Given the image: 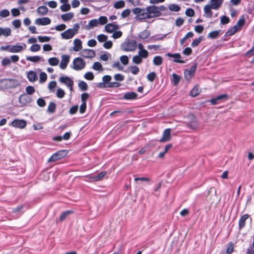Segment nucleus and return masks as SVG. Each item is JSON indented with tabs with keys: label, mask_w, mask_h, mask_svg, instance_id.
<instances>
[{
	"label": "nucleus",
	"mask_w": 254,
	"mask_h": 254,
	"mask_svg": "<svg viewBox=\"0 0 254 254\" xmlns=\"http://www.w3.org/2000/svg\"><path fill=\"white\" fill-rule=\"evenodd\" d=\"M56 105L54 102H50L47 109V112L49 113L53 114L55 112Z\"/></svg>",
	"instance_id": "ea45409f"
},
{
	"label": "nucleus",
	"mask_w": 254,
	"mask_h": 254,
	"mask_svg": "<svg viewBox=\"0 0 254 254\" xmlns=\"http://www.w3.org/2000/svg\"><path fill=\"white\" fill-rule=\"evenodd\" d=\"M40 79H39V82L40 83H43L45 82L47 78V75L46 73L44 72H41L40 74Z\"/></svg>",
	"instance_id": "864d4df0"
},
{
	"label": "nucleus",
	"mask_w": 254,
	"mask_h": 254,
	"mask_svg": "<svg viewBox=\"0 0 254 254\" xmlns=\"http://www.w3.org/2000/svg\"><path fill=\"white\" fill-rule=\"evenodd\" d=\"M66 150H60L53 154L49 159L48 162H51L60 159L66 155Z\"/></svg>",
	"instance_id": "39448f33"
},
{
	"label": "nucleus",
	"mask_w": 254,
	"mask_h": 254,
	"mask_svg": "<svg viewBox=\"0 0 254 254\" xmlns=\"http://www.w3.org/2000/svg\"><path fill=\"white\" fill-rule=\"evenodd\" d=\"M79 88L82 90V91H86L88 89V85L87 83L83 81H80L78 84Z\"/></svg>",
	"instance_id": "49530a36"
},
{
	"label": "nucleus",
	"mask_w": 254,
	"mask_h": 254,
	"mask_svg": "<svg viewBox=\"0 0 254 254\" xmlns=\"http://www.w3.org/2000/svg\"><path fill=\"white\" fill-rule=\"evenodd\" d=\"M249 217V215L248 214H245L240 218L239 222V227L240 229L244 227L245 225V221Z\"/></svg>",
	"instance_id": "2f4dec72"
},
{
	"label": "nucleus",
	"mask_w": 254,
	"mask_h": 254,
	"mask_svg": "<svg viewBox=\"0 0 254 254\" xmlns=\"http://www.w3.org/2000/svg\"><path fill=\"white\" fill-rule=\"evenodd\" d=\"M9 126L22 129L26 127V122L24 120L15 119L9 124Z\"/></svg>",
	"instance_id": "0eeeda50"
},
{
	"label": "nucleus",
	"mask_w": 254,
	"mask_h": 254,
	"mask_svg": "<svg viewBox=\"0 0 254 254\" xmlns=\"http://www.w3.org/2000/svg\"><path fill=\"white\" fill-rule=\"evenodd\" d=\"M56 95L59 98H63L64 96L65 92L62 89L58 88L57 90Z\"/></svg>",
	"instance_id": "13d9d810"
},
{
	"label": "nucleus",
	"mask_w": 254,
	"mask_h": 254,
	"mask_svg": "<svg viewBox=\"0 0 254 254\" xmlns=\"http://www.w3.org/2000/svg\"><path fill=\"white\" fill-rule=\"evenodd\" d=\"M219 33L220 31L219 30L212 31L208 34V37L211 39H215L218 36Z\"/></svg>",
	"instance_id": "8fccbe9b"
},
{
	"label": "nucleus",
	"mask_w": 254,
	"mask_h": 254,
	"mask_svg": "<svg viewBox=\"0 0 254 254\" xmlns=\"http://www.w3.org/2000/svg\"><path fill=\"white\" fill-rule=\"evenodd\" d=\"M48 63L52 66H56L59 64V60L57 58H51L49 59Z\"/></svg>",
	"instance_id": "79ce46f5"
},
{
	"label": "nucleus",
	"mask_w": 254,
	"mask_h": 254,
	"mask_svg": "<svg viewBox=\"0 0 254 254\" xmlns=\"http://www.w3.org/2000/svg\"><path fill=\"white\" fill-rule=\"evenodd\" d=\"M228 95L224 94L220 95L215 98L211 99L210 100V102L212 105H216L224 101H226L228 99Z\"/></svg>",
	"instance_id": "9d476101"
},
{
	"label": "nucleus",
	"mask_w": 254,
	"mask_h": 254,
	"mask_svg": "<svg viewBox=\"0 0 254 254\" xmlns=\"http://www.w3.org/2000/svg\"><path fill=\"white\" fill-rule=\"evenodd\" d=\"M190 119L191 121L188 123L189 127L193 129H196L198 125L196 119L193 115L190 116Z\"/></svg>",
	"instance_id": "4be33fe9"
},
{
	"label": "nucleus",
	"mask_w": 254,
	"mask_h": 254,
	"mask_svg": "<svg viewBox=\"0 0 254 254\" xmlns=\"http://www.w3.org/2000/svg\"><path fill=\"white\" fill-rule=\"evenodd\" d=\"M61 58L62 61L60 64V67L62 69H65L69 63L70 56L67 55H63Z\"/></svg>",
	"instance_id": "f8f14e48"
},
{
	"label": "nucleus",
	"mask_w": 254,
	"mask_h": 254,
	"mask_svg": "<svg viewBox=\"0 0 254 254\" xmlns=\"http://www.w3.org/2000/svg\"><path fill=\"white\" fill-rule=\"evenodd\" d=\"M171 128L165 129L163 133L162 137L160 139V142H166L169 141L171 139Z\"/></svg>",
	"instance_id": "ddd939ff"
},
{
	"label": "nucleus",
	"mask_w": 254,
	"mask_h": 254,
	"mask_svg": "<svg viewBox=\"0 0 254 254\" xmlns=\"http://www.w3.org/2000/svg\"><path fill=\"white\" fill-rule=\"evenodd\" d=\"M156 76V74L155 72H151L147 74V78L148 81L150 82H152L154 80L155 77Z\"/></svg>",
	"instance_id": "4d7b16f0"
},
{
	"label": "nucleus",
	"mask_w": 254,
	"mask_h": 254,
	"mask_svg": "<svg viewBox=\"0 0 254 254\" xmlns=\"http://www.w3.org/2000/svg\"><path fill=\"white\" fill-rule=\"evenodd\" d=\"M240 28L236 26V25H234L233 27H232L230 29H229L227 32L226 34L228 36H231L234 35L235 33H236L237 31H239L241 30Z\"/></svg>",
	"instance_id": "e433bc0d"
},
{
	"label": "nucleus",
	"mask_w": 254,
	"mask_h": 254,
	"mask_svg": "<svg viewBox=\"0 0 254 254\" xmlns=\"http://www.w3.org/2000/svg\"><path fill=\"white\" fill-rule=\"evenodd\" d=\"M10 14L9 11L7 9H3L0 11V16L5 18L8 16Z\"/></svg>",
	"instance_id": "0e129e2a"
},
{
	"label": "nucleus",
	"mask_w": 254,
	"mask_h": 254,
	"mask_svg": "<svg viewBox=\"0 0 254 254\" xmlns=\"http://www.w3.org/2000/svg\"><path fill=\"white\" fill-rule=\"evenodd\" d=\"M26 60L31 62L37 63V62H39L41 60V58L38 56H27V57H26Z\"/></svg>",
	"instance_id": "58836bf2"
},
{
	"label": "nucleus",
	"mask_w": 254,
	"mask_h": 254,
	"mask_svg": "<svg viewBox=\"0 0 254 254\" xmlns=\"http://www.w3.org/2000/svg\"><path fill=\"white\" fill-rule=\"evenodd\" d=\"M25 91L27 95H31L33 94L35 91V88L32 86H28L26 87Z\"/></svg>",
	"instance_id": "5fc2aeb1"
},
{
	"label": "nucleus",
	"mask_w": 254,
	"mask_h": 254,
	"mask_svg": "<svg viewBox=\"0 0 254 254\" xmlns=\"http://www.w3.org/2000/svg\"><path fill=\"white\" fill-rule=\"evenodd\" d=\"M196 64H195L190 66L189 69L185 70V77L187 80H190L191 78L196 70Z\"/></svg>",
	"instance_id": "6e6552de"
},
{
	"label": "nucleus",
	"mask_w": 254,
	"mask_h": 254,
	"mask_svg": "<svg viewBox=\"0 0 254 254\" xmlns=\"http://www.w3.org/2000/svg\"><path fill=\"white\" fill-rule=\"evenodd\" d=\"M234 250V245L233 243L230 242L228 243L227 250H226V253L227 254H231Z\"/></svg>",
	"instance_id": "e2e57ef3"
},
{
	"label": "nucleus",
	"mask_w": 254,
	"mask_h": 254,
	"mask_svg": "<svg viewBox=\"0 0 254 254\" xmlns=\"http://www.w3.org/2000/svg\"><path fill=\"white\" fill-rule=\"evenodd\" d=\"M245 23V20L244 15H242L241 18L237 21L236 24L237 27L241 29Z\"/></svg>",
	"instance_id": "09e8293b"
},
{
	"label": "nucleus",
	"mask_w": 254,
	"mask_h": 254,
	"mask_svg": "<svg viewBox=\"0 0 254 254\" xmlns=\"http://www.w3.org/2000/svg\"><path fill=\"white\" fill-rule=\"evenodd\" d=\"M163 63V59L160 56H157L154 57L153 63L155 65L159 66Z\"/></svg>",
	"instance_id": "c9c22d12"
},
{
	"label": "nucleus",
	"mask_w": 254,
	"mask_h": 254,
	"mask_svg": "<svg viewBox=\"0 0 254 254\" xmlns=\"http://www.w3.org/2000/svg\"><path fill=\"white\" fill-rule=\"evenodd\" d=\"M180 80L181 76L174 73L172 74V78H171V81L174 85H177L180 82Z\"/></svg>",
	"instance_id": "f704fd0d"
},
{
	"label": "nucleus",
	"mask_w": 254,
	"mask_h": 254,
	"mask_svg": "<svg viewBox=\"0 0 254 254\" xmlns=\"http://www.w3.org/2000/svg\"><path fill=\"white\" fill-rule=\"evenodd\" d=\"M70 136V133L69 132H65L63 136H58L54 138V139L58 141H61L62 139L64 140H67L69 138Z\"/></svg>",
	"instance_id": "4c0bfd02"
},
{
	"label": "nucleus",
	"mask_w": 254,
	"mask_h": 254,
	"mask_svg": "<svg viewBox=\"0 0 254 254\" xmlns=\"http://www.w3.org/2000/svg\"><path fill=\"white\" fill-rule=\"evenodd\" d=\"M71 6L69 3H65L64 4H63L60 6V9L63 12H66L70 9Z\"/></svg>",
	"instance_id": "6e6d98bb"
},
{
	"label": "nucleus",
	"mask_w": 254,
	"mask_h": 254,
	"mask_svg": "<svg viewBox=\"0 0 254 254\" xmlns=\"http://www.w3.org/2000/svg\"><path fill=\"white\" fill-rule=\"evenodd\" d=\"M114 7L116 9H120L125 7V2L123 0H119L114 3Z\"/></svg>",
	"instance_id": "a19ab883"
},
{
	"label": "nucleus",
	"mask_w": 254,
	"mask_h": 254,
	"mask_svg": "<svg viewBox=\"0 0 254 254\" xmlns=\"http://www.w3.org/2000/svg\"><path fill=\"white\" fill-rule=\"evenodd\" d=\"M223 2V0H210L208 5L212 9L218 10Z\"/></svg>",
	"instance_id": "4468645a"
},
{
	"label": "nucleus",
	"mask_w": 254,
	"mask_h": 254,
	"mask_svg": "<svg viewBox=\"0 0 254 254\" xmlns=\"http://www.w3.org/2000/svg\"><path fill=\"white\" fill-rule=\"evenodd\" d=\"M74 47L73 48V50L75 52H78L81 50L82 46V42L79 39H75L73 41Z\"/></svg>",
	"instance_id": "b1692460"
},
{
	"label": "nucleus",
	"mask_w": 254,
	"mask_h": 254,
	"mask_svg": "<svg viewBox=\"0 0 254 254\" xmlns=\"http://www.w3.org/2000/svg\"><path fill=\"white\" fill-rule=\"evenodd\" d=\"M119 28L118 25L115 23H108L105 26V31L111 33Z\"/></svg>",
	"instance_id": "a211bd4d"
},
{
	"label": "nucleus",
	"mask_w": 254,
	"mask_h": 254,
	"mask_svg": "<svg viewBox=\"0 0 254 254\" xmlns=\"http://www.w3.org/2000/svg\"><path fill=\"white\" fill-rule=\"evenodd\" d=\"M202 37L201 36H199L198 38L195 39L192 42V43H191V46L192 47H195L197 46L200 43Z\"/></svg>",
	"instance_id": "052dcab7"
},
{
	"label": "nucleus",
	"mask_w": 254,
	"mask_h": 254,
	"mask_svg": "<svg viewBox=\"0 0 254 254\" xmlns=\"http://www.w3.org/2000/svg\"><path fill=\"white\" fill-rule=\"evenodd\" d=\"M74 16L72 12H68L61 15V18L64 21H67L71 20Z\"/></svg>",
	"instance_id": "7c9ffc66"
},
{
	"label": "nucleus",
	"mask_w": 254,
	"mask_h": 254,
	"mask_svg": "<svg viewBox=\"0 0 254 254\" xmlns=\"http://www.w3.org/2000/svg\"><path fill=\"white\" fill-rule=\"evenodd\" d=\"M211 8L208 4H207L204 7V16L206 17L210 18L212 16V12Z\"/></svg>",
	"instance_id": "cd10ccee"
},
{
	"label": "nucleus",
	"mask_w": 254,
	"mask_h": 254,
	"mask_svg": "<svg viewBox=\"0 0 254 254\" xmlns=\"http://www.w3.org/2000/svg\"><path fill=\"white\" fill-rule=\"evenodd\" d=\"M26 47V45L24 43H22L21 45L16 44L15 45H11L9 52L12 53H19L25 49Z\"/></svg>",
	"instance_id": "9b49d317"
},
{
	"label": "nucleus",
	"mask_w": 254,
	"mask_h": 254,
	"mask_svg": "<svg viewBox=\"0 0 254 254\" xmlns=\"http://www.w3.org/2000/svg\"><path fill=\"white\" fill-rule=\"evenodd\" d=\"M150 35V33L149 31L147 30H144L141 32H140L138 35V37L139 39L144 40L149 37Z\"/></svg>",
	"instance_id": "c756f323"
},
{
	"label": "nucleus",
	"mask_w": 254,
	"mask_h": 254,
	"mask_svg": "<svg viewBox=\"0 0 254 254\" xmlns=\"http://www.w3.org/2000/svg\"><path fill=\"white\" fill-rule=\"evenodd\" d=\"M147 10L149 12V14L150 15V18L155 16H158L160 15L157 6L152 5L147 7Z\"/></svg>",
	"instance_id": "f3484780"
},
{
	"label": "nucleus",
	"mask_w": 254,
	"mask_h": 254,
	"mask_svg": "<svg viewBox=\"0 0 254 254\" xmlns=\"http://www.w3.org/2000/svg\"><path fill=\"white\" fill-rule=\"evenodd\" d=\"M74 35L75 34L72 32L71 29H68L61 33V37L64 39H69L72 38Z\"/></svg>",
	"instance_id": "412c9836"
},
{
	"label": "nucleus",
	"mask_w": 254,
	"mask_h": 254,
	"mask_svg": "<svg viewBox=\"0 0 254 254\" xmlns=\"http://www.w3.org/2000/svg\"><path fill=\"white\" fill-rule=\"evenodd\" d=\"M79 54L84 58L90 59L95 57V52L93 50L86 49L82 50Z\"/></svg>",
	"instance_id": "1a4fd4ad"
},
{
	"label": "nucleus",
	"mask_w": 254,
	"mask_h": 254,
	"mask_svg": "<svg viewBox=\"0 0 254 254\" xmlns=\"http://www.w3.org/2000/svg\"><path fill=\"white\" fill-rule=\"evenodd\" d=\"M27 77L30 82H34L37 80L38 76L35 71L30 70L26 72Z\"/></svg>",
	"instance_id": "6ab92c4d"
},
{
	"label": "nucleus",
	"mask_w": 254,
	"mask_h": 254,
	"mask_svg": "<svg viewBox=\"0 0 254 254\" xmlns=\"http://www.w3.org/2000/svg\"><path fill=\"white\" fill-rule=\"evenodd\" d=\"M220 22L222 24H226L230 22V19L228 16L224 15L221 17Z\"/></svg>",
	"instance_id": "774afa93"
},
{
	"label": "nucleus",
	"mask_w": 254,
	"mask_h": 254,
	"mask_svg": "<svg viewBox=\"0 0 254 254\" xmlns=\"http://www.w3.org/2000/svg\"><path fill=\"white\" fill-rule=\"evenodd\" d=\"M137 55L143 59H146L148 57L149 53L146 50H138Z\"/></svg>",
	"instance_id": "c03bdc74"
},
{
	"label": "nucleus",
	"mask_w": 254,
	"mask_h": 254,
	"mask_svg": "<svg viewBox=\"0 0 254 254\" xmlns=\"http://www.w3.org/2000/svg\"><path fill=\"white\" fill-rule=\"evenodd\" d=\"M142 59L138 55L134 56L132 58V62L135 64H140L142 62Z\"/></svg>",
	"instance_id": "de8ad7c7"
},
{
	"label": "nucleus",
	"mask_w": 254,
	"mask_h": 254,
	"mask_svg": "<svg viewBox=\"0 0 254 254\" xmlns=\"http://www.w3.org/2000/svg\"><path fill=\"white\" fill-rule=\"evenodd\" d=\"M99 24V21L97 19H92L89 21L88 24L86 26L87 29H90L92 28L97 26Z\"/></svg>",
	"instance_id": "72a5a7b5"
},
{
	"label": "nucleus",
	"mask_w": 254,
	"mask_h": 254,
	"mask_svg": "<svg viewBox=\"0 0 254 254\" xmlns=\"http://www.w3.org/2000/svg\"><path fill=\"white\" fill-rule=\"evenodd\" d=\"M32 98L30 96L24 93L20 95L19 98V102L21 105H26L31 103Z\"/></svg>",
	"instance_id": "2eb2a0df"
},
{
	"label": "nucleus",
	"mask_w": 254,
	"mask_h": 254,
	"mask_svg": "<svg viewBox=\"0 0 254 254\" xmlns=\"http://www.w3.org/2000/svg\"><path fill=\"white\" fill-rule=\"evenodd\" d=\"M48 9L46 6H40L37 9V12L39 15H45L47 14Z\"/></svg>",
	"instance_id": "bb28decb"
},
{
	"label": "nucleus",
	"mask_w": 254,
	"mask_h": 254,
	"mask_svg": "<svg viewBox=\"0 0 254 254\" xmlns=\"http://www.w3.org/2000/svg\"><path fill=\"white\" fill-rule=\"evenodd\" d=\"M38 39L41 43L47 42L50 41L51 38L46 36H38Z\"/></svg>",
	"instance_id": "603ef678"
},
{
	"label": "nucleus",
	"mask_w": 254,
	"mask_h": 254,
	"mask_svg": "<svg viewBox=\"0 0 254 254\" xmlns=\"http://www.w3.org/2000/svg\"><path fill=\"white\" fill-rule=\"evenodd\" d=\"M137 94L133 92L126 93L124 95V98L126 100H133L136 98Z\"/></svg>",
	"instance_id": "c85d7f7f"
},
{
	"label": "nucleus",
	"mask_w": 254,
	"mask_h": 254,
	"mask_svg": "<svg viewBox=\"0 0 254 254\" xmlns=\"http://www.w3.org/2000/svg\"><path fill=\"white\" fill-rule=\"evenodd\" d=\"M59 81L62 83L64 84L70 91L72 90L73 81L70 77L68 76H63L60 77Z\"/></svg>",
	"instance_id": "423d86ee"
},
{
	"label": "nucleus",
	"mask_w": 254,
	"mask_h": 254,
	"mask_svg": "<svg viewBox=\"0 0 254 254\" xmlns=\"http://www.w3.org/2000/svg\"><path fill=\"white\" fill-rule=\"evenodd\" d=\"M170 10L177 12L180 10V7L176 4H171L169 6Z\"/></svg>",
	"instance_id": "3c124183"
},
{
	"label": "nucleus",
	"mask_w": 254,
	"mask_h": 254,
	"mask_svg": "<svg viewBox=\"0 0 254 254\" xmlns=\"http://www.w3.org/2000/svg\"><path fill=\"white\" fill-rule=\"evenodd\" d=\"M40 46L37 44L32 45L30 48V50L32 52H36L40 50Z\"/></svg>",
	"instance_id": "680f3d73"
},
{
	"label": "nucleus",
	"mask_w": 254,
	"mask_h": 254,
	"mask_svg": "<svg viewBox=\"0 0 254 254\" xmlns=\"http://www.w3.org/2000/svg\"><path fill=\"white\" fill-rule=\"evenodd\" d=\"M84 77L87 80H91L94 79V76L92 72L89 71L84 74Z\"/></svg>",
	"instance_id": "69168bd1"
},
{
	"label": "nucleus",
	"mask_w": 254,
	"mask_h": 254,
	"mask_svg": "<svg viewBox=\"0 0 254 254\" xmlns=\"http://www.w3.org/2000/svg\"><path fill=\"white\" fill-rule=\"evenodd\" d=\"M137 47V42L135 40H127L121 45V49L126 52L134 51Z\"/></svg>",
	"instance_id": "f03ea898"
},
{
	"label": "nucleus",
	"mask_w": 254,
	"mask_h": 254,
	"mask_svg": "<svg viewBox=\"0 0 254 254\" xmlns=\"http://www.w3.org/2000/svg\"><path fill=\"white\" fill-rule=\"evenodd\" d=\"M132 12L134 14L136 15V18L137 19H143L150 18V15L149 14V12L146 8H140L136 7L133 9Z\"/></svg>",
	"instance_id": "f257e3e1"
},
{
	"label": "nucleus",
	"mask_w": 254,
	"mask_h": 254,
	"mask_svg": "<svg viewBox=\"0 0 254 254\" xmlns=\"http://www.w3.org/2000/svg\"><path fill=\"white\" fill-rule=\"evenodd\" d=\"M200 91L201 89L199 88V86L196 85L190 91V94L192 97H195L199 94Z\"/></svg>",
	"instance_id": "473e14b6"
},
{
	"label": "nucleus",
	"mask_w": 254,
	"mask_h": 254,
	"mask_svg": "<svg viewBox=\"0 0 254 254\" xmlns=\"http://www.w3.org/2000/svg\"><path fill=\"white\" fill-rule=\"evenodd\" d=\"M167 34H157L152 36H151L149 39L148 42H155L157 41L163 40L166 37Z\"/></svg>",
	"instance_id": "aec40b11"
},
{
	"label": "nucleus",
	"mask_w": 254,
	"mask_h": 254,
	"mask_svg": "<svg viewBox=\"0 0 254 254\" xmlns=\"http://www.w3.org/2000/svg\"><path fill=\"white\" fill-rule=\"evenodd\" d=\"M166 55L169 57L173 58L174 59L173 60L174 62L179 63H185V62L184 61L181 60V56L180 54H179L176 53V54H170V53H168V54H167Z\"/></svg>",
	"instance_id": "5701e85b"
},
{
	"label": "nucleus",
	"mask_w": 254,
	"mask_h": 254,
	"mask_svg": "<svg viewBox=\"0 0 254 254\" xmlns=\"http://www.w3.org/2000/svg\"><path fill=\"white\" fill-rule=\"evenodd\" d=\"M72 210H67L63 212L60 216L59 219L61 221H64L66 217L72 213Z\"/></svg>",
	"instance_id": "37998d69"
},
{
	"label": "nucleus",
	"mask_w": 254,
	"mask_h": 254,
	"mask_svg": "<svg viewBox=\"0 0 254 254\" xmlns=\"http://www.w3.org/2000/svg\"><path fill=\"white\" fill-rule=\"evenodd\" d=\"M92 68L96 70H102V64L99 62H95L92 66Z\"/></svg>",
	"instance_id": "bf43d9fd"
},
{
	"label": "nucleus",
	"mask_w": 254,
	"mask_h": 254,
	"mask_svg": "<svg viewBox=\"0 0 254 254\" xmlns=\"http://www.w3.org/2000/svg\"><path fill=\"white\" fill-rule=\"evenodd\" d=\"M86 65L85 62L81 58H76L72 62V65L70 67L75 70H81L83 69Z\"/></svg>",
	"instance_id": "20e7f679"
},
{
	"label": "nucleus",
	"mask_w": 254,
	"mask_h": 254,
	"mask_svg": "<svg viewBox=\"0 0 254 254\" xmlns=\"http://www.w3.org/2000/svg\"><path fill=\"white\" fill-rule=\"evenodd\" d=\"M106 172H101L97 175L91 177L90 178L95 181H99L106 176Z\"/></svg>",
	"instance_id": "a878e982"
},
{
	"label": "nucleus",
	"mask_w": 254,
	"mask_h": 254,
	"mask_svg": "<svg viewBox=\"0 0 254 254\" xmlns=\"http://www.w3.org/2000/svg\"><path fill=\"white\" fill-rule=\"evenodd\" d=\"M122 32L121 31H115L113 32V34L112 35V37L114 39H118L120 38L122 36Z\"/></svg>",
	"instance_id": "338daca9"
},
{
	"label": "nucleus",
	"mask_w": 254,
	"mask_h": 254,
	"mask_svg": "<svg viewBox=\"0 0 254 254\" xmlns=\"http://www.w3.org/2000/svg\"><path fill=\"white\" fill-rule=\"evenodd\" d=\"M19 84V82L14 79H3L0 81V85L4 88H15Z\"/></svg>",
	"instance_id": "7ed1b4c3"
},
{
	"label": "nucleus",
	"mask_w": 254,
	"mask_h": 254,
	"mask_svg": "<svg viewBox=\"0 0 254 254\" xmlns=\"http://www.w3.org/2000/svg\"><path fill=\"white\" fill-rule=\"evenodd\" d=\"M11 31L8 27H0V36L8 37L11 35Z\"/></svg>",
	"instance_id": "393cba45"
},
{
	"label": "nucleus",
	"mask_w": 254,
	"mask_h": 254,
	"mask_svg": "<svg viewBox=\"0 0 254 254\" xmlns=\"http://www.w3.org/2000/svg\"><path fill=\"white\" fill-rule=\"evenodd\" d=\"M193 36V33L192 32H188L184 37H183L182 39L180 40V44L181 45H183L185 41L190 38L192 37Z\"/></svg>",
	"instance_id": "a18cd8bd"
},
{
	"label": "nucleus",
	"mask_w": 254,
	"mask_h": 254,
	"mask_svg": "<svg viewBox=\"0 0 254 254\" xmlns=\"http://www.w3.org/2000/svg\"><path fill=\"white\" fill-rule=\"evenodd\" d=\"M51 20L48 17H43L37 18L35 23L37 25H47L51 23Z\"/></svg>",
	"instance_id": "dca6fc26"
}]
</instances>
